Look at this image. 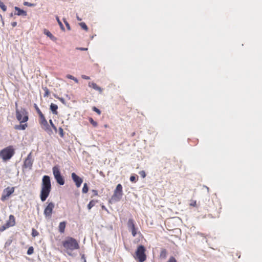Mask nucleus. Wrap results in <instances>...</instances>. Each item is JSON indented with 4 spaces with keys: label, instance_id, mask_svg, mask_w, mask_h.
Wrapping results in <instances>:
<instances>
[{
    "label": "nucleus",
    "instance_id": "f257e3e1",
    "mask_svg": "<svg viewBox=\"0 0 262 262\" xmlns=\"http://www.w3.org/2000/svg\"><path fill=\"white\" fill-rule=\"evenodd\" d=\"M51 191L50 178L48 176H44L42 180L40 198L42 202L46 200Z\"/></svg>",
    "mask_w": 262,
    "mask_h": 262
},
{
    "label": "nucleus",
    "instance_id": "f03ea898",
    "mask_svg": "<svg viewBox=\"0 0 262 262\" xmlns=\"http://www.w3.org/2000/svg\"><path fill=\"white\" fill-rule=\"evenodd\" d=\"M62 244L66 251L69 255H71L70 252L75 250H78L80 248L78 241L72 237H67L66 239L62 242Z\"/></svg>",
    "mask_w": 262,
    "mask_h": 262
},
{
    "label": "nucleus",
    "instance_id": "7ed1b4c3",
    "mask_svg": "<svg viewBox=\"0 0 262 262\" xmlns=\"http://www.w3.org/2000/svg\"><path fill=\"white\" fill-rule=\"evenodd\" d=\"M15 149L13 146H9L0 151V158L4 161L10 160L14 155Z\"/></svg>",
    "mask_w": 262,
    "mask_h": 262
},
{
    "label": "nucleus",
    "instance_id": "20e7f679",
    "mask_svg": "<svg viewBox=\"0 0 262 262\" xmlns=\"http://www.w3.org/2000/svg\"><path fill=\"white\" fill-rule=\"evenodd\" d=\"M146 249L143 245H139L135 252V258L139 262H144L146 259Z\"/></svg>",
    "mask_w": 262,
    "mask_h": 262
},
{
    "label": "nucleus",
    "instance_id": "39448f33",
    "mask_svg": "<svg viewBox=\"0 0 262 262\" xmlns=\"http://www.w3.org/2000/svg\"><path fill=\"white\" fill-rule=\"evenodd\" d=\"M16 117L20 123L26 122L29 119L28 113L25 108H21L20 111L16 109Z\"/></svg>",
    "mask_w": 262,
    "mask_h": 262
},
{
    "label": "nucleus",
    "instance_id": "423d86ee",
    "mask_svg": "<svg viewBox=\"0 0 262 262\" xmlns=\"http://www.w3.org/2000/svg\"><path fill=\"white\" fill-rule=\"evenodd\" d=\"M123 195L122 186L121 184H119L117 185L114 190V194L112 196L111 200L114 202L119 201Z\"/></svg>",
    "mask_w": 262,
    "mask_h": 262
},
{
    "label": "nucleus",
    "instance_id": "0eeeda50",
    "mask_svg": "<svg viewBox=\"0 0 262 262\" xmlns=\"http://www.w3.org/2000/svg\"><path fill=\"white\" fill-rule=\"evenodd\" d=\"M53 173L57 182L59 185H63L64 184V180L61 175L59 168L57 166H55L53 167Z\"/></svg>",
    "mask_w": 262,
    "mask_h": 262
},
{
    "label": "nucleus",
    "instance_id": "6e6552de",
    "mask_svg": "<svg viewBox=\"0 0 262 262\" xmlns=\"http://www.w3.org/2000/svg\"><path fill=\"white\" fill-rule=\"evenodd\" d=\"M15 187H8L4 189L1 198V201L4 202L9 198L11 195L14 192Z\"/></svg>",
    "mask_w": 262,
    "mask_h": 262
},
{
    "label": "nucleus",
    "instance_id": "1a4fd4ad",
    "mask_svg": "<svg viewBox=\"0 0 262 262\" xmlns=\"http://www.w3.org/2000/svg\"><path fill=\"white\" fill-rule=\"evenodd\" d=\"M39 116V123L43 130H45L47 132H49L51 131L49 125L48 123L47 120H46L44 115L42 114Z\"/></svg>",
    "mask_w": 262,
    "mask_h": 262
},
{
    "label": "nucleus",
    "instance_id": "9d476101",
    "mask_svg": "<svg viewBox=\"0 0 262 262\" xmlns=\"http://www.w3.org/2000/svg\"><path fill=\"white\" fill-rule=\"evenodd\" d=\"M15 225V218L13 215H10L9 220L7 221L6 223L3 226L0 227V231L3 232L6 229L13 227Z\"/></svg>",
    "mask_w": 262,
    "mask_h": 262
},
{
    "label": "nucleus",
    "instance_id": "9b49d317",
    "mask_svg": "<svg viewBox=\"0 0 262 262\" xmlns=\"http://www.w3.org/2000/svg\"><path fill=\"white\" fill-rule=\"evenodd\" d=\"M55 207L54 203L50 202L45 208L43 214L46 217L50 218L52 216L53 209Z\"/></svg>",
    "mask_w": 262,
    "mask_h": 262
},
{
    "label": "nucleus",
    "instance_id": "f8f14e48",
    "mask_svg": "<svg viewBox=\"0 0 262 262\" xmlns=\"http://www.w3.org/2000/svg\"><path fill=\"white\" fill-rule=\"evenodd\" d=\"M33 159L32 156V153L30 152L24 161V167L29 169H31L32 166Z\"/></svg>",
    "mask_w": 262,
    "mask_h": 262
},
{
    "label": "nucleus",
    "instance_id": "ddd939ff",
    "mask_svg": "<svg viewBox=\"0 0 262 262\" xmlns=\"http://www.w3.org/2000/svg\"><path fill=\"white\" fill-rule=\"evenodd\" d=\"M127 226L131 230L132 235L135 237L137 234V229L135 228L134 220L129 219L127 222Z\"/></svg>",
    "mask_w": 262,
    "mask_h": 262
},
{
    "label": "nucleus",
    "instance_id": "4468645a",
    "mask_svg": "<svg viewBox=\"0 0 262 262\" xmlns=\"http://www.w3.org/2000/svg\"><path fill=\"white\" fill-rule=\"evenodd\" d=\"M71 177H72V178L73 180V181L75 183V184L77 186V187H79L82 182H83V180L82 179L80 178L79 177H78L75 173L73 172L71 174Z\"/></svg>",
    "mask_w": 262,
    "mask_h": 262
},
{
    "label": "nucleus",
    "instance_id": "2eb2a0df",
    "mask_svg": "<svg viewBox=\"0 0 262 262\" xmlns=\"http://www.w3.org/2000/svg\"><path fill=\"white\" fill-rule=\"evenodd\" d=\"M89 86L91 88H92L94 90L98 91L100 93H101L102 92V89L98 86L96 83L93 82H89Z\"/></svg>",
    "mask_w": 262,
    "mask_h": 262
},
{
    "label": "nucleus",
    "instance_id": "dca6fc26",
    "mask_svg": "<svg viewBox=\"0 0 262 262\" xmlns=\"http://www.w3.org/2000/svg\"><path fill=\"white\" fill-rule=\"evenodd\" d=\"M14 9L17 11L16 13H15V15H17L18 16H20V15L25 16H27V13L25 11L20 9L19 8H18L17 7H15Z\"/></svg>",
    "mask_w": 262,
    "mask_h": 262
},
{
    "label": "nucleus",
    "instance_id": "f3484780",
    "mask_svg": "<svg viewBox=\"0 0 262 262\" xmlns=\"http://www.w3.org/2000/svg\"><path fill=\"white\" fill-rule=\"evenodd\" d=\"M66 222L64 221L60 222L59 223L58 228H59V231L61 233H64L65 228H66Z\"/></svg>",
    "mask_w": 262,
    "mask_h": 262
},
{
    "label": "nucleus",
    "instance_id": "a211bd4d",
    "mask_svg": "<svg viewBox=\"0 0 262 262\" xmlns=\"http://www.w3.org/2000/svg\"><path fill=\"white\" fill-rule=\"evenodd\" d=\"M57 109H58L57 105L54 104V103L51 104L50 110H51V111L52 112V113L54 114H55V115L58 114Z\"/></svg>",
    "mask_w": 262,
    "mask_h": 262
},
{
    "label": "nucleus",
    "instance_id": "6ab92c4d",
    "mask_svg": "<svg viewBox=\"0 0 262 262\" xmlns=\"http://www.w3.org/2000/svg\"><path fill=\"white\" fill-rule=\"evenodd\" d=\"M27 126V123H25L24 124L16 125L14 126V128L17 130H25Z\"/></svg>",
    "mask_w": 262,
    "mask_h": 262
},
{
    "label": "nucleus",
    "instance_id": "aec40b11",
    "mask_svg": "<svg viewBox=\"0 0 262 262\" xmlns=\"http://www.w3.org/2000/svg\"><path fill=\"white\" fill-rule=\"evenodd\" d=\"M167 250L165 249H162L160 253V257L162 259H165L167 257Z\"/></svg>",
    "mask_w": 262,
    "mask_h": 262
},
{
    "label": "nucleus",
    "instance_id": "412c9836",
    "mask_svg": "<svg viewBox=\"0 0 262 262\" xmlns=\"http://www.w3.org/2000/svg\"><path fill=\"white\" fill-rule=\"evenodd\" d=\"M98 202L97 200H91L89 204L88 205V208L89 210H90L93 207H94L95 204Z\"/></svg>",
    "mask_w": 262,
    "mask_h": 262
},
{
    "label": "nucleus",
    "instance_id": "4be33fe9",
    "mask_svg": "<svg viewBox=\"0 0 262 262\" xmlns=\"http://www.w3.org/2000/svg\"><path fill=\"white\" fill-rule=\"evenodd\" d=\"M56 20H57L61 29L63 31H64V28L63 27V25L62 24L61 21L60 20L59 17L58 16H56Z\"/></svg>",
    "mask_w": 262,
    "mask_h": 262
},
{
    "label": "nucleus",
    "instance_id": "5701e85b",
    "mask_svg": "<svg viewBox=\"0 0 262 262\" xmlns=\"http://www.w3.org/2000/svg\"><path fill=\"white\" fill-rule=\"evenodd\" d=\"M66 77L68 79H72V80H74L76 83L78 82V81L77 79L76 78L74 77V76H73L71 75L68 74V75H67L66 76Z\"/></svg>",
    "mask_w": 262,
    "mask_h": 262
},
{
    "label": "nucleus",
    "instance_id": "b1692460",
    "mask_svg": "<svg viewBox=\"0 0 262 262\" xmlns=\"http://www.w3.org/2000/svg\"><path fill=\"white\" fill-rule=\"evenodd\" d=\"M34 107L36 111V112L37 113L38 116L42 114V113L41 112V111H40V110L39 108V107L37 106V104H34Z\"/></svg>",
    "mask_w": 262,
    "mask_h": 262
},
{
    "label": "nucleus",
    "instance_id": "393cba45",
    "mask_svg": "<svg viewBox=\"0 0 262 262\" xmlns=\"http://www.w3.org/2000/svg\"><path fill=\"white\" fill-rule=\"evenodd\" d=\"M44 33L48 36H49L51 39H53V38H54V37L52 34V33L50 32H49V31H47V30H45Z\"/></svg>",
    "mask_w": 262,
    "mask_h": 262
},
{
    "label": "nucleus",
    "instance_id": "a878e982",
    "mask_svg": "<svg viewBox=\"0 0 262 262\" xmlns=\"http://www.w3.org/2000/svg\"><path fill=\"white\" fill-rule=\"evenodd\" d=\"M79 25L82 29H83L85 31L88 30V28L85 23H83V22L80 23L79 24Z\"/></svg>",
    "mask_w": 262,
    "mask_h": 262
},
{
    "label": "nucleus",
    "instance_id": "bb28decb",
    "mask_svg": "<svg viewBox=\"0 0 262 262\" xmlns=\"http://www.w3.org/2000/svg\"><path fill=\"white\" fill-rule=\"evenodd\" d=\"M88 185L86 183H85L84 184V185H83V188H82V192L83 193H87L88 191Z\"/></svg>",
    "mask_w": 262,
    "mask_h": 262
},
{
    "label": "nucleus",
    "instance_id": "cd10ccee",
    "mask_svg": "<svg viewBox=\"0 0 262 262\" xmlns=\"http://www.w3.org/2000/svg\"><path fill=\"white\" fill-rule=\"evenodd\" d=\"M39 235L38 232L35 229L33 228L32 229V235L33 237H36Z\"/></svg>",
    "mask_w": 262,
    "mask_h": 262
},
{
    "label": "nucleus",
    "instance_id": "c85d7f7f",
    "mask_svg": "<svg viewBox=\"0 0 262 262\" xmlns=\"http://www.w3.org/2000/svg\"><path fill=\"white\" fill-rule=\"evenodd\" d=\"M0 7L3 11L5 12L7 10V7L4 4L0 1Z\"/></svg>",
    "mask_w": 262,
    "mask_h": 262
},
{
    "label": "nucleus",
    "instance_id": "c756f323",
    "mask_svg": "<svg viewBox=\"0 0 262 262\" xmlns=\"http://www.w3.org/2000/svg\"><path fill=\"white\" fill-rule=\"evenodd\" d=\"M89 121L90 122V123L95 127L97 126V125H98V123H97V122H96L95 121H94L93 118H90L89 119Z\"/></svg>",
    "mask_w": 262,
    "mask_h": 262
},
{
    "label": "nucleus",
    "instance_id": "7c9ffc66",
    "mask_svg": "<svg viewBox=\"0 0 262 262\" xmlns=\"http://www.w3.org/2000/svg\"><path fill=\"white\" fill-rule=\"evenodd\" d=\"M49 123H50L51 126H52V127L53 128V129L55 131V132H57V127L54 124V123L51 119H50L49 120Z\"/></svg>",
    "mask_w": 262,
    "mask_h": 262
},
{
    "label": "nucleus",
    "instance_id": "2f4dec72",
    "mask_svg": "<svg viewBox=\"0 0 262 262\" xmlns=\"http://www.w3.org/2000/svg\"><path fill=\"white\" fill-rule=\"evenodd\" d=\"M34 252V248L33 247H30L28 248V251H27V254L28 255H31Z\"/></svg>",
    "mask_w": 262,
    "mask_h": 262
},
{
    "label": "nucleus",
    "instance_id": "473e14b6",
    "mask_svg": "<svg viewBox=\"0 0 262 262\" xmlns=\"http://www.w3.org/2000/svg\"><path fill=\"white\" fill-rule=\"evenodd\" d=\"M43 90L45 91L44 96L48 97L50 94V91H49V89L46 87Z\"/></svg>",
    "mask_w": 262,
    "mask_h": 262
},
{
    "label": "nucleus",
    "instance_id": "72a5a7b5",
    "mask_svg": "<svg viewBox=\"0 0 262 262\" xmlns=\"http://www.w3.org/2000/svg\"><path fill=\"white\" fill-rule=\"evenodd\" d=\"M166 262H177V260L173 256H170Z\"/></svg>",
    "mask_w": 262,
    "mask_h": 262
},
{
    "label": "nucleus",
    "instance_id": "f704fd0d",
    "mask_svg": "<svg viewBox=\"0 0 262 262\" xmlns=\"http://www.w3.org/2000/svg\"><path fill=\"white\" fill-rule=\"evenodd\" d=\"M92 110L93 111L96 112L98 115L101 114V111L98 108H97L96 107L93 106L92 107Z\"/></svg>",
    "mask_w": 262,
    "mask_h": 262
},
{
    "label": "nucleus",
    "instance_id": "c9c22d12",
    "mask_svg": "<svg viewBox=\"0 0 262 262\" xmlns=\"http://www.w3.org/2000/svg\"><path fill=\"white\" fill-rule=\"evenodd\" d=\"M24 5L25 6H29V7H33V6H35L34 4L30 3L27 2H25L24 3Z\"/></svg>",
    "mask_w": 262,
    "mask_h": 262
},
{
    "label": "nucleus",
    "instance_id": "e433bc0d",
    "mask_svg": "<svg viewBox=\"0 0 262 262\" xmlns=\"http://www.w3.org/2000/svg\"><path fill=\"white\" fill-rule=\"evenodd\" d=\"M63 22L64 23L68 30H71L70 26L69 24L68 23V22L64 18L63 19Z\"/></svg>",
    "mask_w": 262,
    "mask_h": 262
},
{
    "label": "nucleus",
    "instance_id": "4c0bfd02",
    "mask_svg": "<svg viewBox=\"0 0 262 262\" xmlns=\"http://www.w3.org/2000/svg\"><path fill=\"white\" fill-rule=\"evenodd\" d=\"M139 174L141 176V177H142L143 178H145V177L146 176V173H145V171H144V170L140 171L139 172Z\"/></svg>",
    "mask_w": 262,
    "mask_h": 262
},
{
    "label": "nucleus",
    "instance_id": "58836bf2",
    "mask_svg": "<svg viewBox=\"0 0 262 262\" xmlns=\"http://www.w3.org/2000/svg\"><path fill=\"white\" fill-rule=\"evenodd\" d=\"M130 181L132 182H135L137 181L136 177L135 176H131L130 177Z\"/></svg>",
    "mask_w": 262,
    "mask_h": 262
},
{
    "label": "nucleus",
    "instance_id": "ea45409f",
    "mask_svg": "<svg viewBox=\"0 0 262 262\" xmlns=\"http://www.w3.org/2000/svg\"><path fill=\"white\" fill-rule=\"evenodd\" d=\"M59 135L61 137L64 136L63 130L61 127L59 128Z\"/></svg>",
    "mask_w": 262,
    "mask_h": 262
},
{
    "label": "nucleus",
    "instance_id": "a19ab883",
    "mask_svg": "<svg viewBox=\"0 0 262 262\" xmlns=\"http://www.w3.org/2000/svg\"><path fill=\"white\" fill-rule=\"evenodd\" d=\"M190 205L193 207L196 206V201L195 200H192L190 203Z\"/></svg>",
    "mask_w": 262,
    "mask_h": 262
},
{
    "label": "nucleus",
    "instance_id": "79ce46f5",
    "mask_svg": "<svg viewBox=\"0 0 262 262\" xmlns=\"http://www.w3.org/2000/svg\"><path fill=\"white\" fill-rule=\"evenodd\" d=\"M92 192H93V196H97L98 195V192L96 190H93Z\"/></svg>",
    "mask_w": 262,
    "mask_h": 262
},
{
    "label": "nucleus",
    "instance_id": "37998d69",
    "mask_svg": "<svg viewBox=\"0 0 262 262\" xmlns=\"http://www.w3.org/2000/svg\"><path fill=\"white\" fill-rule=\"evenodd\" d=\"M76 49L80 51H87L88 49L87 48H77Z\"/></svg>",
    "mask_w": 262,
    "mask_h": 262
},
{
    "label": "nucleus",
    "instance_id": "c03bdc74",
    "mask_svg": "<svg viewBox=\"0 0 262 262\" xmlns=\"http://www.w3.org/2000/svg\"><path fill=\"white\" fill-rule=\"evenodd\" d=\"M82 78L84 79H86V80H89L90 79V77L86 76V75H82Z\"/></svg>",
    "mask_w": 262,
    "mask_h": 262
},
{
    "label": "nucleus",
    "instance_id": "a18cd8bd",
    "mask_svg": "<svg viewBox=\"0 0 262 262\" xmlns=\"http://www.w3.org/2000/svg\"><path fill=\"white\" fill-rule=\"evenodd\" d=\"M17 25V22L16 21H14V22H12L11 23V26L13 27H16Z\"/></svg>",
    "mask_w": 262,
    "mask_h": 262
},
{
    "label": "nucleus",
    "instance_id": "49530a36",
    "mask_svg": "<svg viewBox=\"0 0 262 262\" xmlns=\"http://www.w3.org/2000/svg\"><path fill=\"white\" fill-rule=\"evenodd\" d=\"M81 258H82L83 260H84V259H85V256H84V255H83V254L81 256Z\"/></svg>",
    "mask_w": 262,
    "mask_h": 262
},
{
    "label": "nucleus",
    "instance_id": "de8ad7c7",
    "mask_svg": "<svg viewBox=\"0 0 262 262\" xmlns=\"http://www.w3.org/2000/svg\"><path fill=\"white\" fill-rule=\"evenodd\" d=\"M77 19L78 20H79V21H80V20H81V18H80L78 16H77Z\"/></svg>",
    "mask_w": 262,
    "mask_h": 262
},
{
    "label": "nucleus",
    "instance_id": "09e8293b",
    "mask_svg": "<svg viewBox=\"0 0 262 262\" xmlns=\"http://www.w3.org/2000/svg\"><path fill=\"white\" fill-rule=\"evenodd\" d=\"M102 209H103L106 210V208L105 207V206H102Z\"/></svg>",
    "mask_w": 262,
    "mask_h": 262
},
{
    "label": "nucleus",
    "instance_id": "8fccbe9b",
    "mask_svg": "<svg viewBox=\"0 0 262 262\" xmlns=\"http://www.w3.org/2000/svg\"><path fill=\"white\" fill-rule=\"evenodd\" d=\"M104 127H105V128L107 127V125H104Z\"/></svg>",
    "mask_w": 262,
    "mask_h": 262
},
{
    "label": "nucleus",
    "instance_id": "3c124183",
    "mask_svg": "<svg viewBox=\"0 0 262 262\" xmlns=\"http://www.w3.org/2000/svg\"><path fill=\"white\" fill-rule=\"evenodd\" d=\"M10 16H13V13H11V14H10Z\"/></svg>",
    "mask_w": 262,
    "mask_h": 262
},
{
    "label": "nucleus",
    "instance_id": "603ef678",
    "mask_svg": "<svg viewBox=\"0 0 262 262\" xmlns=\"http://www.w3.org/2000/svg\"><path fill=\"white\" fill-rule=\"evenodd\" d=\"M83 262H86V259H84Z\"/></svg>",
    "mask_w": 262,
    "mask_h": 262
}]
</instances>
